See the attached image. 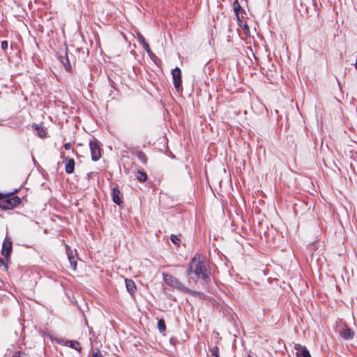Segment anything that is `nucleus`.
<instances>
[{
  "mask_svg": "<svg viewBox=\"0 0 357 357\" xmlns=\"http://www.w3.org/2000/svg\"><path fill=\"white\" fill-rule=\"evenodd\" d=\"M208 266V262L206 259L196 255L192 259L187 271V274L189 277V282H191L192 280L195 282L193 275L197 279H202L206 281L211 275Z\"/></svg>",
  "mask_w": 357,
  "mask_h": 357,
  "instance_id": "obj_1",
  "label": "nucleus"
},
{
  "mask_svg": "<svg viewBox=\"0 0 357 357\" xmlns=\"http://www.w3.org/2000/svg\"><path fill=\"white\" fill-rule=\"evenodd\" d=\"M10 194L4 195L3 197L0 199V208L3 210H10L17 206L21 199L19 197L15 196L9 197Z\"/></svg>",
  "mask_w": 357,
  "mask_h": 357,
  "instance_id": "obj_2",
  "label": "nucleus"
},
{
  "mask_svg": "<svg viewBox=\"0 0 357 357\" xmlns=\"http://www.w3.org/2000/svg\"><path fill=\"white\" fill-rule=\"evenodd\" d=\"M163 279L165 282L172 287L178 290H184L185 286L174 276L168 273H163Z\"/></svg>",
  "mask_w": 357,
  "mask_h": 357,
  "instance_id": "obj_3",
  "label": "nucleus"
},
{
  "mask_svg": "<svg viewBox=\"0 0 357 357\" xmlns=\"http://www.w3.org/2000/svg\"><path fill=\"white\" fill-rule=\"evenodd\" d=\"M172 77L175 89L179 91L182 90L181 71L178 67L175 68L172 72Z\"/></svg>",
  "mask_w": 357,
  "mask_h": 357,
  "instance_id": "obj_4",
  "label": "nucleus"
},
{
  "mask_svg": "<svg viewBox=\"0 0 357 357\" xmlns=\"http://www.w3.org/2000/svg\"><path fill=\"white\" fill-rule=\"evenodd\" d=\"M91 158L93 161L98 160L101 157V150L96 140L91 141L89 143Z\"/></svg>",
  "mask_w": 357,
  "mask_h": 357,
  "instance_id": "obj_5",
  "label": "nucleus"
},
{
  "mask_svg": "<svg viewBox=\"0 0 357 357\" xmlns=\"http://www.w3.org/2000/svg\"><path fill=\"white\" fill-rule=\"evenodd\" d=\"M12 241L10 238L6 236L3 242L1 254L6 257L8 258L12 252Z\"/></svg>",
  "mask_w": 357,
  "mask_h": 357,
  "instance_id": "obj_6",
  "label": "nucleus"
},
{
  "mask_svg": "<svg viewBox=\"0 0 357 357\" xmlns=\"http://www.w3.org/2000/svg\"><path fill=\"white\" fill-rule=\"evenodd\" d=\"M339 333L340 336L346 340H351L354 335V332L347 326H344Z\"/></svg>",
  "mask_w": 357,
  "mask_h": 357,
  "instance_id": "obj_7",
  "label": "nucleus"
},
{
  "mask_svg": "<svg viewBox=\"0 0 357 357\" xmlns=\"http://www.w3.org/2000/svg\"><path fill=\"white\" fill-rule=\"evenodd\" d=\"M66 254L69 260V262L70 264V266L73 270L76 269L77 266V262L75 259V257L73 255V250L68 245H66Z\"/></svg>",
  "mask_w": 357,
  "mask_h": 357,
  "instance_id": "obj_8",
  "label": "nucleus"
},
{
  "mask_svg": "<svg viewBox=\"0 0 357 357\" xmlns=\"http://www.w3.org/2000/svg\"><path fill=\"white\" fill-rule=\"evenodd\" d=\"M63 162L66 163L65 171L67 174H72L75 169V160L73 158H66Z\"/></svg>",
  "mask_w": 357,
  "mask_h": 357,
  "instance_id": "obj_9",
  "label": "nucleus"
},
{
  "mask_svg": "<svg viewBox=\"0 0 357 357\" xmlns=\"http://www.w3.org/2000/svg\"><path fill=\"white\" fill-rule=\"evenodd\" d=\"M120 195L121 192L119 189L118 188H114L112 190V200L115 204L118 205H121L122 203Z\"/></svg>",
  "mask_w": 357,
  "mask_h": 357,
  "instance_id": "obj_10",
  "label": "nucleus"
},
{
  "mask_svg": "<svg viewBox=\"0 0 357 357\" xmlns=\"http://www.w3.org/2000/svg\"><path fill=\"white\" fill-rule=\"evenodd\" d=\"M64 344L79 351L82 349L80 344L75 340H66Z\"/></svg>",
  "mask_w": 357,
  "mask_h": 357,
  "instance_id": "obj_11",
  "label": "nucleus"
},
{
  "mask_svg": "<svg viewBox=\"0 0 357 357\" xmlns=\"http://www.w3.org/2000/svg\"><path fill=\"white\" fill-rule=\"evenodd\" d=\"M126 286L128 291L132 294H134L136 287L135 282L132 280L126 279L125 280Z\"/></svg>",
  "mask_w": 357,
  "mask_h": 357,
  "instance_id": "obj_12",
  "label": "nucleus"
},
{
  "mask_svg": "<svg viewBox=\"0 0 357 357\" xmlns=\"http://www.w3.org/2000/svg\"><path fill=\"white\" fill-rule=\"evenodd\" d=\"M60 59H61V61L63 63L66 70L68 71H71L72 67L70 66V61H69V59H68L67 55H66L65 56H61Z\"/></svg>",
  "mask_w": 357,
  "mask_h": 357,
  "instance_id": "obj_13",
  "label": "nucleus"
},
{
  "mask_svg": "<svg viewBox=\"0 0 357 357\" xmlns=\"http://www.w3.org/2000/svg\"><path fill=\"white\" fill-rule=\"evenodd\" d=\"M33 127L35 130H36L38 131V135L39 137H45L46 132L43 128H40V126L38 124H33Z\"/></svg>",
  "mask_w": 357,
  "mask_h": 357,
  "instance_id": "obj_14",
  "label": "nucleus"
},
{
  "mask_svg": "<svg viewBox=\"0 0 357 357\" xmlns=\"http://www.w3.org/2000/svg\"><path fill=\"white\" fill-rule=\"evenodd\" d=\"M136 176L140 182H144L147 178L146 173L139 170L137 171Z\"/></svg>",
  "mask_w": 357,
  "mask_h": 357,
  "instance_id": "obj_15",
  "label": "nucleus"
},
{
  "mask_svg": "<svg viewBox=\"0 0 357 357\" xmlns=\"http://www.w3.org/2000/svg\"><path fill=\"white\" fill-rule=\"evenodd\" d=\"M158 328L160 332L163 333L166 331L165 322L163 319H159L158 321Z\"/></svg>",
  "mask_w": 357,
  "mask_h": 357,
  "instance_id": "obj_16",
  "label": "nucleus"
},
{
  "mask_svg": "<svg viewBox=\"0 0 357 357\" xmlns=\"http://www.w3.org/2000/svg\"><path fill=\"white\" fill-rule=\"evenodd\" d=\"M211 357H220L219 349L217 346H214L210 349Z\"/></svg>",
  "mask_w": 357,
  "mask_h": 357,
  "instance_id": "obj_17",
  "label": "nucleus"
},
{
  "mask_svg": "<svg viewBox=\"0 0 357 357\" xmlns=\"http://www.w3.org/2000/svg\"><path fill=\"white\" fill-rule=\"evenodd\" d=\"M141 43L143 45L144 49L146 51V52L149 53V54H151L152 52L151 51L150 47H149V44L145 41V40L143 37H142Z\"/></svg>",
  "mask_w": 357,
  "mask_h": 357,
  "instance_id": "obj_18",
  "label": "nucleus"
},
{
  "mask_svg": "<svg viewBox=\"0 0 357 357\" xmlns=\"http://www.w3.org/2000/svg\"><path fill=\"white\" fill-rule=\"evenodd\" d=\"M137 158L143 163H146V155L143 152H142V151L139 152L137 153Z\"/></svg>",
  "mask_w": 357,
  "mask_h": 357,
  "instance_id": "obj_19",
  "label": "nucleus"
},
{
  "mask_svg": "<svg viewBox=\"0 0 357 357\" xmlns=\"http://www.w3.org/2000/svg\"><path fill=\"white\" fill-rule=\"evenodd\" d=\"M300 356H301V357H312L307 348L303 349V351L300 354Z\"/></svg>",
  "mask_w": 357,
  "mask_h": 357,
  "instance_id": "obj_20",
  "label": "nucleus"
},
{
  "mask_svg": "<svg viewBox=\"0 0 357 357\" xmlns=\"http://www.w3.org/2000/svg\"><path fill=\"white\" fill-rule=\"evenodd\" d=\"M306 348V347L303 346L300 344H295L294 349L297 351V354L300 355L301 352L303 351V349Z\"/></svg>",
  "mask_w": 357,
  "mask_h": 357,
  "instance_id": "obj_21",
  "label": "nucleus"
},
{
  "mask_svg": "<svg viewBox=\"0 0 357 357\" xmlns=\"http://www.w3.org/2000/svg\"><path fill=\"white\" fill-rule=\"evenodd\" d=\"M170 239L174 244L178 245L180 243V239L176 235L172 234L170 237Z\"/></svg>",
  "mask_w": 357,
  "mask_h": 357,
  "instance_id": "obj_22",
  "label": "nucleus"
},
{
  "mask_svg": "<svg viewBox=\"0 0 357 357\" xmlns=\"http://www.w3.org/2000/svg\"><path fill=\"white\" fill-rule=\"evenodd\" d=\"M241 8V6L238 3V1L237 0L235 1L234 3V12L238 14V10H240Z\"/></svg>",
  "mask_w": 357,
  "mask_h": 357,
  "instance_id": "obj_23",
  "label": "nucleus"
},
{
  "mask_svg": "<svg viewBox=\"0 0 357 357\" xmlns=\"http://www.w3.org/2000/svg\"><path fill=\"white\" fill-rule=\"evenodd\" d=\"M13 357H29V356L24 352L19 351L15 353Z\"/></svg>",
  "mask_w": 357,
  "mask_h": 357,
  "instance_id": "obj_24",
  "label": "nucleus"
},
{
  "mask_svg": "<svg viewBox=\"0 0 357 357\" xmlns=\"http://www.w3.org/2000/svg\"><path fill=\"white\" fill-rule=\"evenodd\" d=\"M8 43L6 40H3L1 43V47L3 50L6 51L8 49Z\"/></svg>",
  "mask_w": 357,
  "mask_h": 357,
  "instance_id": "obj_25",
  "label": "nucleus"
},
{
  "mask_svg": "<svg viewBox=\"0 0 357 357\" xmlns=\"http://www.w3.org/2000/svg\"><path fill=\"white\" fill-rule=\"evenodd\" d=\"M91 357H103L99 349H97L96 351H93Z\"/></svg>",
  "mask_w": 357,
  "mask_h": 357,
  "instance_id": "obj_26",
  "label": "nucleus"
},
{
  "mask_svg": "<svg viewBox=\"0 0 357 357\" xmlns=\"http://www.w3.org/2000/svg\"><path fill=\"white\" fill-rule=\"evenodd\" d=\"M72 147V145L70 143H66L64 144V148L66 149V150H70Z\"/></svg>",
  "mask_w": 357,
  "mask_h": 357,
  "instance_id": "obj_27",
  "label": "nucleus"
},
{
  "mask_svg": "<svg viewBox=\"0 0 357 357\" xmlns=\"http://www.w3.org/2000/svg\"><path fill=\"white\" fill-rule=\"evenodd\" d=\"M3 194L2 193H0V199L3 198Z\"/></svg>",
  "mask_w": 357,
  "mask_h": 357,
  "instance_id": "obj_28",
  "label": "nucleus"
},
{
  "mask_svg": "<svg viewBox=\"0 0 357 357\" xmlns=\"http://www.w3.org/2000/svg\"><path fill=\"white\" fill-rule=\"evenodd\" d=\"M248 357H253V356H252L249 355V356H248Z\"/></svg>",
  "mask_w": 357,
  "mask_h": 357,
  "instance_id": "obj_29",
  "label": "nucleus"
},
{
  "mask_svg": "<svg viewBox=\"0 0 357 357\" xmlns=\"http://www.w3.org/2000/svg\"><path fill=\"white\" fill-rule=\"evenodd\" d=\"M1 124H2V123H1V122L0 121V125H1Z\"/></svg>",
  "mask_w": 357,
  "mask_h": 357,
  "instance_id": "obj_30",
  "label": "nucleus"
}]
</instances>
